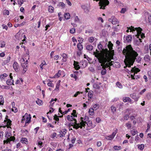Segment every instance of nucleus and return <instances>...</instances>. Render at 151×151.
I'll return each mask as SVG.
<instances>
[{"mask_svg":"<svg viewBox=\"0 0 151 151\" xmlns=\"http://www.w3.org/2000/svg\"><path fill=\"white\" fill-rule=\"evenodd\" d=\"M81 7L85 12L87 13L89 11V10L88 7L85 5H83L81 6Z\"/></svg>","mask_w":151,"mask_h":151,"instance_id":"25","label":"nucleus"},{"mask_svg":"<svg viewBox=\"0 0 151 151\" xmlns=\"http://www.w3.org/2000/svg\"><path fill=\"white\" fill-rule=\"evenodd\" d=\"M37 145L40 148L42 147L43 146V142L41 141H39L38 142Z\"/></svg>","mask_w":151,"mask_h":151,"instance_id":"44","label":"nucleus"},{"mask_svg":"<svg viewBox=\"0 0 151 151\" xmlns=\"http://www.w3.org/2000/svg\"><path fill=\"white\" fill-rule=\"evenodd\" d=\"M125 125L128 129H130L132 127L131 124L129 122L126 123Z\"/></svg>","mask_w":151,"mask_h":151,"instance_id":"29","label":"nucleus"},{"mask_svg":"<svg viewBox=\"0 0 151 151\" xmlns=\"http://www.w3.org/2000/svg\"><path fill=\"white\" fill-rule=\"evenodd\" d=\"M60 84H57L56 83V87L55 89V90L56 91H59V88L60 86Z\"/></svg>","mask_w":151,"mask_h":151,"instance_id":"59","label":"nucleus"},{"mask_svg":"<svg viewBox=\"0 0 151 151\" xmlns=\"http://www.w3.org/2000/svg\"><path fill=\"white\" fill-rule=\"evenodd\" d=\"M77 117V115L76 114V111L75 110H73V112L71 114V115H68L67 116V119L70 121H72L73 120H74L75 121V124L73 125V127L74 128V126L77 123V121L75 119V117Z\"/></svg>","mask_w":151,"mask_h":151,"instance_id":"6","label":"nucleus"},{"mask_svg":"<svg viewBox=\"0 0 151 151\" xmlns=\"http://www.w3.org/2000/svg\"><path fill=\"white\" fill-rule=\"evenodd\" d=\"M16 4V3L15 1L13 0L9 1L7 3L8 4H13L14 5Z\"/></svg>","mask_w":151,"mask_h":151,"instance_id":"37","label":"nucleus"},{"mask_svg":"<svg viewBox=\"0 0 151 151\" xmlns=\"http://www.w3.org/2000/svg\"><path fill=\"white\" fill-rule=\"evenodd\" d=\"M83 93V92H80L79 91H77L76 93H75L73 96L74 97H76L80 93L82 94Z\"/></svg>","mask_w":151,"mask_h":151,"instance_id":"57","label":"nucleus"},{"mask_svg":"<svg viewBox=\"0 0 151 151\" xmlns=\"http://www.w3.org/2000/svg\"><path fill=\"white\" fill-rule=\"evenodd\" d=\"M88 119L87 117H81L80 118L79 121V123H76L74 126L75 128L77 129L80 128H82L83 127H84L86 124L88 127H90L91 126L92 123L91 121H88L87 122V119Z\"/></svg>","mask_w":151,"mask_h":151,"instance_id":"3","label":"nucleus"},{"mask_svg":"<svg viewBox=\"0 0 151 151\" xmlns=\"http://www.w3.org/2000/svg\"><path fill=\"white\" fill-rule=\"evenodd\" d=\"M137 28V27L134 28V27L131 26L129 28V29H128L127 30L126 32H129V30H130V32H132L133 33H136V30L135 29Z\"/></svg>","mask_w":151,"mask_h":151,"instance_id":"19","label":"nucleus"},{"mask_svg":"<svg viewBox=\"0 0 151 151\" xmlns=\"http://www.w3.org/2000/svg\"><path fill=\"white\" fill-rule=\"evenodd\" d=\"M12 111L14 112H16L17 111V108L16 107L14 106H13L12 109Z\"/></svg>","mask_w":151,"mask_h":151,"instance_id":"60","label":"nucleus"},{"mask_svg":"<svg viewBox=\"0 0 151 151\" xmlns=\"http://www.w3.org/2000/svg\"><path fill=\"white\" fill-rule=\"evenodd\" d=\"M136 31V33L137 34L136 36L137 39L134 41L135 44L137 45H139L142 41L140 38H143L145 37V35L142 33L141 32L142 29L140 27H138L135 29Z\"/></svg>","mask_w":151,"mask_h":151,"instance_id":"4","label":"nucleus"},{"mask_svg":"<svg viewBox=\"0 0 151 151\" xmlns=\"http://www.w3.org/2000/svg\"><path fill=\"white\" fill-rule=\"evenodd\" d=\"M145 20L146 22H148L151 23V14H149L148 12H145Z\"/></svg>","mask_w":151,"mask_h":151,"instance_id":"10","label":"nucleus"},{"mask_svg":"<svg viewBox=\"0 0 151 151\" xmlns=\"http://www.w3.org/2000/svg\"><path fill=\"white\" fill-rule=\"evenodd\" d=\"M93 92L92 91H89L88 94V97L91 99L93 97Z\"/></svg>","mask_w":151,"mask_h":151,"instance_id":"36","label":"nucleus"},{"mask_svg":"<svg viewBox=\"0 0 151 151\" xmlns=\"http://www.w3.org/2000/svg\"><path fill=\"white\" fill-rule=\"evenodd\" d=\"M78 40L79 42V43H81L83 42V39L82 38L79 37L78 38Z\"/></svg>","mask_w":151,"mask_h":151,"instance_id":"62","label":"nucleus"},{"mask_svg":"<svg viewBox=\"0 0 151 151\" xmlns=\"http://www.w3.org/2000/svg\"><path fill=\"white\" fill-rule=\"evenodd\" d=\"M13 67L16 72H18L19 70V66L18 63L16 61H14L13 64Z\"/></svg>","mask_w":151,"mask_h":151,"instance_id":"11","label":"nucleus"},{"mask_svg":"<svg viewBox=\"0 0 151 151\" xmlns=\"http://www.w3.org/2000/svg\"><path fill=\"white\" fill-rule=\"evenodd\" d=\"M130 96L136 101H138L139 98V96L136 95L134 93L131 94Z\"/></svg>","mask_w":151,"mask_h":151,"instance_id":"16","label":"nucleus"},{"mask_svg":"<svg viewBox=\"0 0 151 151\" xmlns=\"http://www.w3.org/2000/svg\"><path fill=\"white\" fill-rule=\"evenodd\" d=\"M124 40H126V42H129L131 41L132 39V37L130 35H128L126 37L124 38Z\"/></svg>","mask_w":151,"mask_h":151,"instance_id":"24","label":"nucleus"},{"mask_svg":"<svg viewBox=\"0 0 151 151\" xmlns=\"http://www.w3.org/2000/svg\"><path fill=\"white\" fill-rule=\"evenodd\" d=\"M94 109L93 108H90L88 111V112L90 115H93L94 114Z\"/></svg>","mask_w":151,"mask_h":151,"instance_id":"30","label":"nucleus"},{"mask_svg":"<svg viewBox=\"0 0 151 151\" xmlns=\"http://www.w3.org/2000/svg\"><path fill=\"white\" fill-rule=\"evenodd\" d=\"M21 142L22 143H25V144H27V139L25 138H22Z\"/></svg>","mask_w":151,"mask_h":151,"instance_id":"39","label":"nucleus"},{"mask_svg":"<svg viewBox=\"0 0 151 151\" xmlns=\"http://www.w3.org/2000/svg\"><path fill=\"white\" fill-rule=\"evenodd\" d=\"M116 86L120 89H122L123 88V86L122 84L119 82H117L116 83Z\"/></svg>","mask_w":151,"mask_h":151,"instance_id":"23","label":"nucleus"},{"mask_svg":"<svg viewBox=\"0 0 151 151\" xmlns=\"http://www.w3.org/2000/svg\"><path fill=\"white\" fill-rule=\"evenodd\" d=\"M109 21L111 22L113 24H115L119 23V22L117 19L114 16H112L109 19Z\"/></svg>","mask_w":151,"mask_h":151,"instance_id":"13","label":"nucleus"},{"mask_svg":"<svg viewBox=\"0 0 151 151\" xmlns=\"http://www.w3.org/2000/svg\"><path fill=\"white\" fill-rule=\"evenodd\" d=\"M36 103L39 106L42 105V101L38 99L36 101Z\"/></svg>","mask_w":151,"mask_h":151,"instance_id":"40","label":"nucleus"},{"mask_svg":"<svg viewBox=\"0 0 151 151\" xmlns=\"http://www.w3.org/2000/svg\"><path fill=\"white\" fill-rule=\"evenodd\" d=\"M47 85L48 86L52 87H53L54 86V84L50 81L47 83Z\"/></svg>","mask_w":151,"mask_h":151,"instance_id":"53","label":"nucleus"},{"mask_svg":"<svg viewBox=\"0 0 151 151\" xmlns=\"http://www.w3.org/2000/svg\"><path fill=\"white\" fill-rule=\"evenodd\" d=\"M113 45L111 41H109L108 43V47L109 48V49L111 51V53H110L109 52V53L111 54H112L113 55V52L114 51V50H112L113 49Z\"/></svg>","mask_w":151,"mask_h":151,"instance_id":"17","label":"nucleus"},{"mask_svg":"<svg viewBox=\"0 0 151 151\" xmlns=\"http://www.w3.org/2000/svg\"><path fill=\"white\" fill-rule=\"evenodd\" d=\"M114 148L116 150H120L121 149V147L120 146H114Z\"/></svg>","mask_w":151,"mask_h":151,"instance_id":"50","label":"nucleus"},{"mask_svg":"<svg viewBox=\"0 0 151 151\" xmlns=\"http://www.w3.org/2000/svg\"><path fill=\"white\" fill-rule=\"evenodd\" d=\"M57 135V134L55 132H53L50 136V137L51 138L54 139L55 138Z\"/></svg>","mask_w":151,"mask_h":151,"instance_id":"56","label":"nucleus"},{"mask_svg":"<svg viewBox=\"0 0 151 151\" xmlns=\"http://www.w3.org/2000/svg\"><path fill=\"white\" fill-rule=\"evenodd\" d=\"M117 130V129H116V130L112 133V134L106 136L105 137V139L108 140H112L114 138L116 134Z\"/></svg>","mask_w":151,"mask_h":151,"instance_id":"9","label":"nucleus"},{"mask_svg":"<svg viewBox=\"0 0 151 151\" xmlns=\"http://www.w3.org/2000/svg\"><path fill=\"white\" fill-rule=\"evenodd\" d=\"M27 62L28 60H26L25 62L24 63H23L22 62V65L23 68V72L24 73H25L27 70Z\"/></svg>","mask_w":151,"mask_h":151,"instance_id":"12","label":"nucleus"},{"mask_svg":"<svg viewBox=\"0 0 151 151\" xmlns=\"http://www.w3.org/2000/svg\"><path fill=\"white\" fill-rule=\"evenodd\" d=\"M62 56L63 58L62 59V61L63 62H66L67 58V55L65 53H63L62 55Z\"/></svg>","mask_w":151,"mask_h":151,"instance_id":"27","label":"nucleus"},{"mask_svg":"<svg viewBox=\"0 0 151 151\" xmlns=\"http://www.w3.org/2000/svg\"><path fill=\"white\" fill-rule=\"evenodd\" d=\"M95 40L94 37H91L88 39V41L89 42L91 43H92Z\"/></svg>","mask_w":151,"mask_h":151,"instance_id":"55","label":"nucleus"},{"mask_svg":"<svg viewBox=\"0 0 151 151\" xmlns=\"http://www.w3.org/2000/svg\"><path fill=\"white\" fill-rule=\"evenodd\" d=\"M54 119L56 121L55 122V123H56V121H58L59 120V119L58 117V116L56 115H55L54 116Z\"/></svg>","mask_w":151,"mask_h":151,"instance_id":"54","label":"nucleus"},{"mask_svg":"<svg viewBox=\"0 0 151 151\" xmlns=\"http://www.w3.org/2000/svg\"><path fill=\"white\" fill-rule=\"evenodd\" d=\"M61 74V71L60 70H59L58 72L56 73L54 76L53 77L54 78H57L59 77Z\"/></svg>","mask_w":151,"mask_h":151,"instance_id":"33","label":"nucleus"},{"mask_svg":"<svg viewBox=\"0 0 151 151\" xmlns=\"http://www.w3.org/2000/svg\"><path fill=\"white\" fill-rule=\"evenodd\" d=\"M144 60L145 61L150 63L151 62V60L150 58V56L148 55H146L144 58Z\"/></svg>","mask_w":151,"mask_h":151,"instance_id":"28","label":"nucleus"},{"mask_svg":"<svg viewBox=\"0 0 151 151\" xmlns=\"http://www.w3.org/2000/svg\"><path fill=\"white\" fill-rule=\"evenodd\" d=\"M9 11L8 10H4V11L3 14L4 15H9Z\"/></svg>","mask_w":151,"mask_h":151,"instance_id":"52","label":"nucleus"},{"mask_svg":"<svg viewBox=\"0 0 151 151\" xmlns=\"http://www.w3.org/2000/svg\"><path fill=\"white\" fill-rule=\"evenodd\" d=\"M123 101L124 102H131V103H132V102H131V99L129 97H124L123 98Z\"/></svg>","mask_w":151,"mask_h":151,"instance_id":"31","label":"nucleus"},{"mask_svg":"<svg viewBox=\"0 0 151 151\" xmlns=\"http://www.w3.org/2000/svg\"><path fill=\"white\" fill-rule=\"evenodd\" d=\"M11 134L10 132H6L5 134V137L7 139H9V137L11 136Z\"/></svg>","mask_w":151,"mask_h":151,"instance_id":"49","label":"nucleus"},{"mask_svg":"<svg viewBox=\"0 0 151 151\" xmlns=\"http://www.w3.org/2000/svg\"><path fill=\"white\" fill-rule=\"evenodd\" d=\"M9 77V76H8V75L6 73H4L0 76V78L1 80H4V81H6L7 79V77L8 78Z\"/></svg>","mask_w":151,"mask_h":151,"instance_id":"18","label":"nucleus"},{"mask_svg":"<svg viewBox=\"0 0 151 151\" xmlns=\"http://www.w3.org/2000/svg\"><path fill=\"white\" fill-rule=\"evenodd\" d=\"M70 14L68 13H66L64 14V17L67 20L69 19L70 18Z\"/></svg>","mask_w":151,"mask_h":151,"instance_id":"32","label":"nucleus"},{"mask_svg":"<svg viewBox=\"0 0 151 151\" xmlns=\"http://www.w3.org/2000/svg\"><path fill=\"white\" fill-rule=\"evenodd\" d=\"M66 133V130L65 129L63 130V131H61L60 132V134H59V136L60 137H64L65 134Z\"/></svg>","mask_w":151,"mask_h":151,"instance_id":"22","label":"nucleus"},{"mask_svg":"<svg viewBox=\"0 0 151 151\" xmlns=\"http://www.w3.org/2000/svg\"><path fill=\"white\" fill-rule=\"evenodd\" d=\"M140 71L138 68H136L135 66L132 68L131 70V77L132 79H135L139 78L140 76L138 75H135V74L137 73Z\"/></svg>","mask_w":151,"mask_h":151,"instance_id":"5","label":"nucleus"},{"mask_svg":"<svg viewBox=\"0 0 151 151\" xmlns=\"http://www.w3.org/2000/svg\"><path fill=\"white\" fill-rule=\"evenodd\" d=\"M123 54L125 55L124 62L126 67L130 68L132 65L138 55L137 52L133 50L131 45L127 46L123 50Z\"/></svg>","mask_w":151,"mask_h":151,"instance_id":"2","label":"nucleus"},{"mask_svg":"<svg viewBox=\"0 0 151 151\" xmlns=\"http://www.w3.org/2000/svg\"><path fill=\"white\" fill-rule=\"evenodd\" d=\"M12 73H10L9 75V77L10 79L7 80L6 81L7 84L8 85L13 84V80H12Z\"/></svg>","mask_w":151,"mask_h":151,"instance_id":"15","label":"nucleus"},{"mask_svg":"<svg viewBox=\"0 0 151 151\" xmlns=\"http://www.w3.org/2000/svg\"><path fill=\"white\" fill-rule=\"evenodd\" d=\"M77 47L79 50H81L83 48V46L81 43H78L77 45Z\"/></svg>","mask_w":151,"mask_h":151,"instance_id":"42","label":"nucleus"},{"mask_svg":"<svg viewBox=\"0 0 151 151\" xmlns=\"http://www.w3.org/2000/svg\"><path fill=\"white\" fill-rule=\"evenodd\" d=\"M93 48V46L91 45H88L86 47V49L88 50H91Z\"/></svg>","mask_w":151,"mask_h":151,"instance_id":"38","label":"nucleus"},{"mask_svg":"<svg viewBox=\"0 0 151 151\" xmlns=\"http://www.w3.org/2000/svg\"><path fill=\"white\" fill-rule=\"evenodd\" d=\"M59 6H61L62 8H63L65 7V4L63 2H60L59 4Z\"/></svg>","mask_w":151,"mask_h":151,"instance_id":"63","label":"nucleus"},{"mask_svg":"<svg viewBox=\"0 0 151 151\" xmlns=\"http://www.w3.org/2000/svg\"><path fill=\"white\" fill-rule=\"evenodd\" d=\"M131 133L133 136H134L137 133V132L136 130L133 129L131 131Z\"/></svg>","mask_w":151,"mask_h":151,"instance_id":"46","label":"nucleus"},{"mask_svg":"<svg viewBox=\"0 0 151 151\" xmlns=\"http://www.w3.org/2000/svg\"><path fill=\"white\" fill-rule=\"evenodd\" d=\"M8 116H6L5 117V119L4 120V122L7 126V127L9 128L10 126L11 125L12 121L8 119Z\"/></svg>","mask_w":151,"mask_h":151,"instance_id":"14","label":"nucleus"},{"mask_svg":"<svg viewBox=\"0 0 151 151\" xmlns=\"http://www.w3.org/2000/svg\"><path fill=\"white\" fill-rule=\"evenodd\" d=\"M57 99L56 98H55V99H51V100L50 101V107L52 106L55 103L54 102H53L54 101H57Z\"/></svg>","mask_w":151,"mask_h":151,"instance_id":"34","label":"nucleus"},{"mask_svg":"<svg viewBox=\"0 0 151 151\" xmlns=\"http://www.w3.org/2000/svg\"><path fill=\"white\" fill-rule=\"evenodd\" d=\"M102 45L99 44L98 45V48L100 50V51L96 50V51L93 52V55L97 58L99 62L101 63V66L103 67L108 68L112 65L114 66L116 64H118L116 68H119L120 66L119 63L110 62L113 58V55L109 53L107 49H102Z\"/></svg>","mask_w":151,"mask_h":151,"instance_id":"1","label":"nucleus"},{"mask_svg":"<svg viewBox=\"0 0 151 151\" xmlns=\"http://www.w3.org/2000/svg\"><path fill=\"white\" fill-rule=\"evenodd\" d=\"M99 107V104H96L93 105V108L94 109H95V110L98 109Z\"/></svg>","mask_w":151,"mask_h":151,"instance_id":"45","label":"nucleus"},{"mask_svg":"<svg viewBox=\"0 0 151 151\" xmlns=\"http://www.w3.org/2000/svg\"><path fill=\"white\" fill-rule=\"evenodd\" d=\"M145 147V145L143 144L139 145L138 146V148L140 150H142Z\"/></svg>","mask_w":151,"mask_h":151,"instance_id":"43","label":"nucleus"},{"mask_svg":"<svg viewBox=\"0 0 151 151\" xmlns=\"http://www.w3.org/2000/svg\"><path fill=\"white\" fill-rule=\"evenodd\" d=\"M4 102V99L2 96H0V105H3Z\"/></svg>","mask_w":151,"mask_h":151,"instance_id":"41","label":"nucleus"},{"mask_svg":"<svg viewBox=\"0 0 151 151\" xmlns=\"http://www.w3.org/2000/svg\"><path fill=\"white\" fill-rule=\"evenodd\" d=\"M93 88L96 89H99L100 88V86L97 84L95 83L93 86Z\"/></svg>","mask_w":151,"mask_h":151,"instance_id":"48","label":"nucleus"},{"mask_svg":"<svg viewBox=\"0 0 151 151\" xmlns=\"http://www.w3.org/2000/svg\"><path fill=\"white\" fill-rule=\"evenodd\" d=\"M96 1H99V4L100 6V9H104L106 6L108 5L109 4V1L108 0H93Z\"/></svg>","mask_w":151,"mask_h":151,"instance_id":"7","label":"nucleus"},{"mask_svg":"<svg viewBox=\"0 0 151 151\" xmlns=\"http://www.w3.org/2000/svg\"><path fill=\"white\" fill-rule=\"evenodd\" d=\"M111 110L113 113L114 114L116 111V108L115 106H111Z\"/></svg>","mask_w":151,"mask_h":151,"instance_id":"47","label":"nucleus"},{"mask_svg":"<svg viewBox=\"0 0 151 151\" xmlns=\"http://www.w3.org/2000/svg\"><path fill=\"white\" fill-rule=\"evenodd\" d=\"M31 118L30 115L26 113L22 117V122H25V123H29L30 122Z\"/></svg>","mask_w":151,"mask_h":151,"instance_id":"8","label":"nucleus"},{"mask_svg":"<svg viewBox=\"0 0 151 151\" xmlns=\"http://www.w3.org/2000/svg\"><path fill=\"white\" fill-rule=\"evenodd\" d=\"M23 80L22 78H20L19 80L18 79L16 81V84H21L22 83Z\"/></svg>","mask_w":151,"mask_h":151,"instance_id":"51","label":"nucleus"},{"mask_svg":"<svg viewBox=\"0 0 151 151\" xmlns=\"http://www.w3.org/2000/svg\"><path fill=\"white\" fill-rule=\"evenodd\" d=\"M79 19L78 18V16H76L75 17L74 19V21L76 22H79Z\"/></svg>","mask_w":151,"mask_h":151,"instance_id":"64","label":"nucleus"},{"mask_svg":"<svg viewBox=\"0 0 151 151\" xmlns=\"http://www.w3.org/2000/svg\"><path fill=\"white\" fill-rule=\"evenodd\" d=\"M47 65V64L45 60L43 61L40 65V68L41 70L43 69V67L44 66Z\"/></svg>","mask_w":151,"mask_h":151,"instance_id":"35","label":"nucleus"},{"mask_svg":"<svg viewBox=\"0 0 151 151\" xmlns=\"http://www.w3.org/2000/svg\"><path fill=\"white\" fill-rule=\"evenodd\" d=\"M74 64L73 65L74 66V67L75 68V69L76 70H78L80 68L78 63L77 62H76L75 61H74Z\"/></svg>","mask_w":151,"mask_h":151,"instance_id":"21","label":"nucleus"},{"mask_svg":"<svg viewBox=\"0 0 151 151\" xmlns=\"http://www.w3.org/2000/svg\"><path fill=\"white\" fill-rule=\"evenodd\" d=\"M9 142L11 141H14L15 139V138L14 136L10 137L8 139Z\"/></svg>","mask_w":151,"mask_h":151,"instance_id":"58","label":"nucleus"},{"mask_svg":"<svg viewBox=\"0 0 151 151\" xmlns=\"http://www.w3.org/2000/svg\"><path fill=\"white\" fill-rule=\"evenodd\" d=\"M5 43L4 41H2L1 42V48L5 47Z\"/></svg>","mask_w":151,"mask_h":151,"instance_id":"61","label":"nucleus"},{"mask_svg":"<svg viewBox=\"0 0 151 151\" xmlns=\"http://www.w3.org/2000/svg\"><path fill=\"white\" fill-rule=\"evenodd\" d=\"M10 59V57L9 56L8 57L6 60L2 61L3 62L2 63V65H4L8 63L9 62Z\"/></svg>","mask_w":151,"mask_h":151,"instance_id":"20","label":"nucleus"},{"mask_svg":"<svg viewBox=\"0 0 151 151\" xmlns=\"http://www.w3.org/2000/svg\"><path fill=\"white\" fill-rule=\"evenodd\" d=\"M54 9L53 7L51 6H49L48 7V10L50 13H53L54 12Z\"/></svg>","mask_w":151,"mask_h":151,"instance_id":"26","label":"nucleus"}]
</instances>
